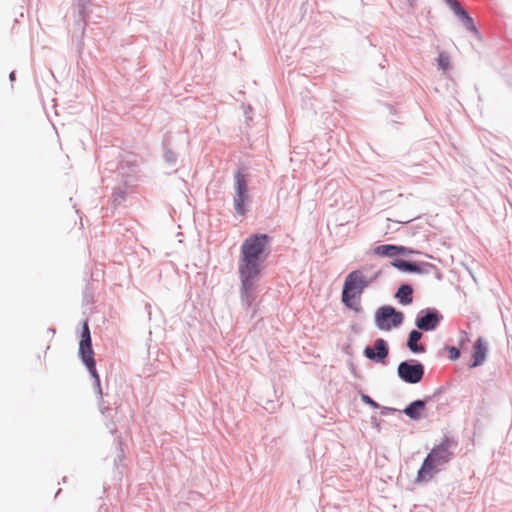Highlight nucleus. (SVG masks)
<instances>
[{
	"mask_svg": "<svg viewBox=\"0 0 512 512\" xmlns=\"http://www.w3.org/2000/svg\"><path fill=\"white\" fill-rule=\"evenodd\" d=\"M127 193L124 189L118 188L112 194V204L114 207L122 205L126 200Z\"/></svg>",
	"mask_w": 512,
	"mask_h": 512,
	"instance_id": "22",
	"label": "nucleus"
},
{
	"mask_svg": "<svg viewBox=\"0 0 512 512\" xmlns=\"http://www.w3.org/2000/svg\"><path fill=\"white\" fill-rule=\"evenodd\" d=\"M48 332L55 333V329H54V328H49V329H48Z\"/></svg>",
	"mask_w": 512,
	"mask_h": 512,
	"instance_id": "37",
	"label": "nucleus"
},
{
	"mask_svg": "<svg viewBox=\"0 0 512 512\" xmlns=\"http://www.w3.org/2000/svg\"><path fill=\"white\" fill-rule=\"evenodd\" d=\"M469 341H470L469 334L466 331H461L460 337H459V345L462 346L466 342H469Z\"/></svg>",
	"mask_w": 512,
	"mask_h": 512,
	"instance_id": "30",
	"label": "nucleus"
},
{
	"mask_svg": "<svg viewBox=\"0 0 512 512\" xmlns=\"http://www.w3.org/2000/svg\"><path fill=\"white\" fill-rule=\"evenodd\" d=\"M488 351L489 347L486 340L481 336L478 337L473 343L468 367L476 368L482 366L487 359Z\"/></svg>",
	"mask_w": 512,
	"mask_h": 512,
	"instance_id": "10",
	"label": "nucleus"
},
{
	"mask_svg": "<svg viewBox=\"0 0 512 512\" xmlns=\"http://www.w3.org/2000/svg\"><path fill=\"white\" fill-rule=\"evenodd\" d=\"M432 271L435 272V277L438 279V280H441L442 279V273L440 272V270L435 266V269H432Z\"/></svg>",
	"mask_w": 512,
	"mask_h": 512,
	"instance_id": "34",
	"label": "nucleus"
},
{
	"mask_svg": "<svg viewBox=\"0 0 512 512\" xmlns=\"http://www.w3.org/2000/svg\"><path fill=\"white\" fill-rule=\"evenodd\" d=\"M84 34L81 33V30H78V27L74 24L73 25V34H72V42L76 46V50L78 53H81L84 41H83Z\"/></svg>",
	"mask_w": 512,
	"mask_h": 512,
	"instance_id": "21",
	"label": "nucleus"
},
{
	"mask_svg": "<svg viewBox=\"0 0 512 512\" xmlns=\"http://www.w3.org/2000/svg\"><path fill=\"white\" fill-rule=\"evenodd\" d=\"M380 274H381V272H380V271H378V272H376V273H375L372 277H370V278H366V277H365V282H366V284L364 285V286H365V289H366L367 287H369V286H370V285H371V284H372V283H373V282H374V281L379 277V275H380Z\"/></svg>",
	"mask_w": 512,
	"mask_h": 512,
	"instance_id": "31",
	"label": "nucleus"
},
{
	"mask_svg": "<svg viewBox=\"0 0 512 512\" xmlns=\"http://www.w3.org/2000/svg\"><path fill=\"white\" fill-rule=\"evenodd\" d=\"M9 80H10L11 83H13L16 80V72L15 71H11L10 72Z\"/></svg>",
	"mask_w": 512,
	"mask_h": 512,
	"instance_id": "35",
	"label": "nucleus"
},
{
	"mask_svg": "<svg viewBox=\"0 0 512 512\" xmlns=\"http://www.w3.org/2000/svg\"><path fill=\"white\" fill-rule=\"evenodd\" d=\"M162 149L164 161L167 164L174 166L177 163L178 156L172 149V139L170 133H166L163 136Z\"/></svg>",
	"mask_w": 512,
	"mask_h": 512,
	"instance_id": "17",
	"label": "nucleus"
},
{
	"mask_svg": "<svg viewBox=\"0 0 512 512\" xmlns=\"http://www.w3.org/2000/svg\"><path fill=\"white\" fill-rule=\"evenodd\" d=\"M360 398H361V401L370 406L371 408L373 409H378V408H381V405L376 402L373 398H371L368 394L364 393V392H360Z\"/></svg>",
	"mask_w": 512,
	"mask_h": 512,
	"instance_id": "25",
	"label": "nucleus"
},
{
	"mask_svg": "<svg viewBox=\"0 0 512 512\" xmlns=\"http://www.w3.org/2000/svg\"><path fill=\"white\" fill-rule=\"evenodd\" d=\"M413 293L414 288L410 283H401L398 286L394 297L402 306H408L413 303Z\"/></svg>",
	"mask_w": 512,
	"mask_h": 512,
	"instance_id": "15",
	"label": "nucleus"
},
{
	"mask_svg": "<svg viewBox=\"0 0 512 512\" xmlns=\"http://www.w3.org/2000/svg\"><path fill=\"white\" fill-rule=\"evenodd\" d=\"M443 318L442 313L438 309L427 307L417 313L415 326L423 332L435 331L443 321Z\"/></svg>",
	"mask_w": 512,
	"mask_h": 512,
	"instance_id": "7",
	"label": "nucleus"
},
{
	"mask_svg": "<svg viewBox=\"0 0 512 512\" xmlns=\"http://www.w3.org/2000/svg\"><path fill=\"white\" fill-rule=\"evenodd\" d=\"M419 252L401 245V252H399V255H410V254H418Z\"/></svg>",
	"mask_w": 512,
	"mask_h": 512,
	"instance_id": "29",
	"label": "nucleus"
},
{
	"mask_svg": "<svg viewBox=\"0 0 512 512\" xmlns=\"http://www.w3.org/2000/svg\"><path fill=\"white\" fill-rule=\"evenodd\" d=\"M444 349L448 352V357L451 361H456L461 356L459 347L446 345Z\"/></svg>",
	"mask_w": 512,
	"mask_h": 512,
	"instance_id": "24",
	"label": "nucleus"
},
{
	"mask_svg": "<svg viewBox=\"0 0 512 512\" xmlns=\"http://www.w3.org/2000/svg\"><path fill=\"white\" fill-rule=\"evenodd\" d=\"M409 5H413L414 0H405Z\"/></svg>",
	"mask_w": 512,
	"mask_h": 512,
	"instance_id": "36",
	"label": "nucleus"
},
{
	"mask_svg": "<svg viewBox=\"0 0 512 512\" xmlns=\"http://www.w3.org/2000/svg\"><path fill=\"white\" fill-rule=\"evenodd\" d=\"M425 374V366L416 359H407L398 364L397 375L401 381L407 384H418Z\"/></svg>",
	"mask_w": 512,
	"mask_h": 512,
	"instance_id": "6",
	"label": "nucleus"
},
{
	"mask_svg": "<svg viewBox=\"0 0 512 512\" xmlns=\"http://www.w3.org/2000/svg\"><path fill=\"white\" fill-rule=\"evenodd\" d=\"M375 255L385 258H399V252H401V245L395 244H381L373 249Z\"/></svg>",
	"mask_w": 512,
	"mask_h": 512,
	"instance_id": "19",
	"label": "nucleus"
},
{
	"mask_svg": "<svg viewBox=\"0 0 512 512\" xmlns=\"http://www.w3.org/2000/svg\"><path fill=\"white\" fill-rule=\"evenodd\" d=\"M379 409H380L381 414L384 416L397 412V409L393 408V407L381 406V408H379Z\"/></svg>",
	"mask_w": 512,
	"mask_h": 512,
	"instance_id": "28",
	"label": "nucleus"
},
{
	"mask_svg": "<svg viewBox=\"0 0 512 512\" xmlns=\"http://www.w3.org/2000/svg\"><path fill=\"white\" fill-rule=\"evenodd\" d=\"M271 242L270 235L254 233L241 244L238 261L240 303L247 312L256 300L258 283L265 269L264 263L271 253Z\"/></svg>",
	"mask_w": 512,
	"mask_h": 512,
	"instance_id": "1",
	"label": "nucleus"
},
{
	"mask_svg": "<svg viewBox=\"0 0 512 512\" xmlns=\"http://www.w3.org/2000/svg\"><path fill=\"white\" fill-rule=\"evenodd\" d=\"M78 356L82 361L83 365L87 368L92 379L99 376V373L96 368V361L94 359V351H89Z\"/></svg>",
	"mask_w": 512,
	"mask_h": 512,
	"instance_id": "20",
	"label": "nucleus"
},
{
	"mask_svg": "<svg viewBox=\"0 0 512 512\" xmlns=\"http://www.w3.org/2000/svg\"><path fill=\"white\" fill-rule=\"evenodd\" d=\"M428 398L417 399L405 406L403 413L413 421H418L423 417Z\"/></svg>",
	"mask_w": 512,
	"mask_h": 512,
	"instance_id": "13",
	"label": "nucleus"
},
{
	"mask_svg": "<svg viewBox=\"0 0 512 512\" xmlns=\"http://www.w3.org/2000/svg\"><path fill=\"white\" fill-rule=\"evenodd\" d=\"M365 276L360 270H353L345 277L342 290L362 296L365 291Z\"/></svg>",
	"mask_w": 512,
	"mask_h": 512,
	"instance_id": "11",
	"label": "nucleus"
},
{
	"mask_svg": "<svg viewBox=\"0 0 512 512\" xmlns=\"http://www.w3.org/2000/svg\"><path fill=\"white\" fill-rule=\"evenodd\" d=\"M423 331L416 329H412L408 333L406 347L413 354H421L426 352V346L424 344H418L417 342L423 337Z\"/></svg>",
	"mask_w": 512,
	"mask_h": 512,
	"instance_id": "14",
	"label": "nucleus"
},
{
	"mask_svg": "<svg viewBox=\"0 0 512 512\" xmlns=\"http://www.w3.org/2000/svg\"><path fill=\"white\" fill-rule=\"evenodd\" d=\"M104 403L105 402H104L103 397L102 398H98V405H99V409H100L101 414L103 416H105V417H110L112 409L109 406H105Z\"/></svg>",
	"mask_w": 512,
	"mask_h": 512,
	"instance_id": "26",
	"label": "nucleus"
},
{
	"mask_svg": "<svg viewBox=\"0 0 512 512\" xmlns=\"http://www.w3.org/2000/svg\"><path fill=\"white\" fill-rule=\"evenodd\" d=\"M370 423H371V425H372L374 428H376L378 431H380L381 426H380V422H379V420H378V418H377V416H376V415L371 416V418H370Z\"/></svg>",
	"mask_w": 512,
	"mask_h": 512,
	"instance_id": "32",
	"label": "nucleus"
},
{
	"mask_svg": "<svg viewBox=\"0 0 512 512\" xmlns=\"http://www.w3.org/2000/svg\"><path fill=\"white\" fill-rule=\"evenodd\" d=\"M93 388H94V391L97 394L98 398H102L103 391H102V387H101L100 376L93 378Z\"/></svg>",
	"mask_w": 512,
	"mask_h": 512,
	"instance_id": "27",
	"label": "nucleus"
},
{
	"mask_svg": "<svg viewBox=\"0 0 512 512\" xmlns=\"http://www.w3.org/2000/svg\"><path fill=\"white\" fill-rule=\"evenodd\" d=\"M363 355L374 363L384 364L389 355V345L383 338H377L373 346L367 345L364 348Z\"/></svg>",
	"mask_w": 512,
	"mask_h": 512,
	"instance_id": "9",
	"label": "nucleus"
},
{
	"mask_svg": "<svg viewBox=\"0 0 512 512\" xmlns=\"http://www.w3.org/2000/svg\"><path fill=\"white\" fill-rule=\"evenodd\" d=\"M437 65L439 69L443 71L450 69L451 66L449 56L445 53H440L437 57Z\"/></svg>",
	"mask_w": 512,
	"mask_h": 512,
	"instance_id": "23",
	"label": "nucleus"
},
{
	"mask_svg": "<svg viewBox=\"0 0 512 512\" xmlns=\"http://www.w3.org/2000/svg\"><path fill=\"white\" fill-rule=\"evenodd\" d=\"M74 16L77 17L75 25L82 34L89 23H97L106 13V8L95 0H73Z\"/></svg>",
	"mask_w": 512,
	"mask_h": 512,
	"instance_id": "4",
	"label": "nucleus"
},
{
	"mask_svg": "<svg viewBox=\"0 0 512 512\" xmlns=\"http://www.w3.org/2000/svg\"><path fill=\"white\" fill-rule=\"evenodd\" d=\"M360 300V295L347 292L346 290H342L341 292V302L343 303V305L347 309L352 310L356 313H360L362 311Z\"/></svg>",
	"mask_w": 512,
	"mask_h": 512,
	"instance_id": "18",
	"label": "nucleus"
},
{
	"mask_svg": "<svg viewBox=\"0 0 512 512\" xmlns=\"http://www.w3.org/2000/svg\"><path fill=\"white\" fill-rule=\"evenodd\" d=\"M456 446L457 442L454 438L444 435L442 441L435 445L424 458L417 471L415 483L429 482L439 472V467L448 464L452 460L454 453L451 448Z\"/></svg>",
	"mask_w": 512,
	"mask_h": 512,
	"instance_id": "2",
	"label": "nucleus"
},
{
	"mask_svg": "<svg viewBox=\"0 0 512 512\" xmlns=\"http://www.w3.org/2000/svg\"><path fill=\"white\" fill-rule=\"evenodd\" d=\"M447 6L450 8V9H453L454 7H456V5L459 4V2L457 0H443Z\"/></svg>",
	"mask_w": 512,
	"mask_h": 512,
	"instance_id": "33",
	"label": "nucleus"
},
{
	"mask_svg": "<svg viewBox=\"0 0 512 512\" xmlns=\"http://www.w3.org/2000/svg\"><path fill=\"white\" fill-rule=\"evenodd\" d=\"M451 10L454 12L455 16L459 19V21L467 31L471 32L477 37L480 36L479 29L477 28L474 19L466 9H464L463 7H461L460 4H458Z\"/></svg>",
	"mask_w": 512,
	"mask_h": 512,
	"instance_id": "12",
	"label": "nucleus"
},
{
	"mask_svg": "<svg viewBox=\"0 0 512 512\" xmlns=\"http://www.w3.org/2000/svg\"><path fill=\"white\" fill-rule=\"evenodd\" d=\"M233 208L238 216L244 217L249 212L253 199L249 193L250 173L246 167H239L233 173Z\"/></svg>",
	"mask_w": 512,
	"mask_h": 512,
	"instance_id": "3",
	"label": "nucleus"
},
{
	"mask_svg": "<svg viewBox=\"0 0 512 512\" xmlns=\"http://www.w3.org/2000/svg\"><path fill=\"white\" fill-rule=\"evenodd\" d=\"M404 320V313L392 305H382L376 309L374 314V324L381 331L399 328Z\"/></svg>",
	"mask_w": 512,
	"mask_h": 512,
	"instance_id": "5",
	"label": "nucleus"
},
{
	"mask_svg": "<svg viewBox=\"0 0 512 512\" xmlns=\"http://www.w3.org/2000/svg\"><path fill=\"white\" fill-rule=\"evenodd\" d=\"M61 492V489L59 488L55 494V496H57L59 493Z\"/></svg>",
	"mask_w": 512,
	"mask_h": 512,
	"instance_id": "38",
	"label": "nucleus"
},
{
	"mask_svg": "<svg viewBox=\"0 0 512 512\" xmlns=\"http://www.w3.org/2000/svg\"><path fill=\"white\" fill-rule=\"evenodd\" d=\"M89 351L94 350L92 347V338L88 321L84 320L82 322V329L80 333L78 355H82L83 353H87Z\"/></svg>",
	"mask_w": 512,
	"mask_h": 512,
	"instance_id": "16",
	"label": "nucleus"
},
{
	"mask_svg": "<svg viewBox=\"0 0 512 512\" xmlns=\"http://www.w3.org/2000/svg\"><path fill=\"white\" fill-rule=\"evenodd\" d=\"M390 264L403 273L428 274L435 269V265L432 263L403 258H395Z\"/></svg>",
	"mask_w": 512,
	"mask_h": 512,
	"instance_id": "8",
	"label": "nucleus"
}]
</instances>
